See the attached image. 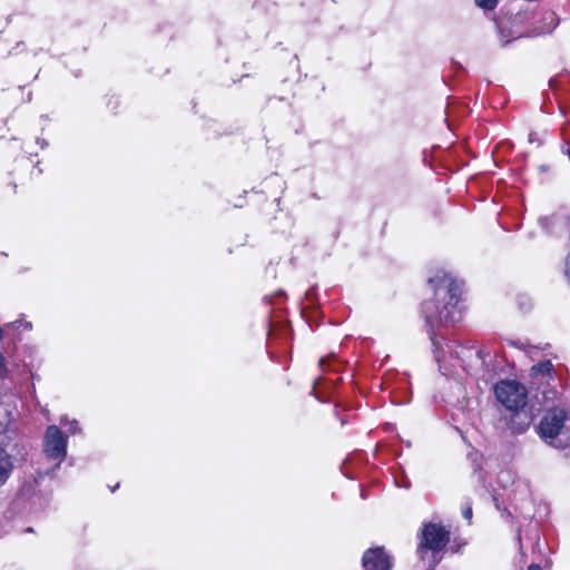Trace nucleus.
Wrapping results in <instances>:
<instances>
[{
    "instance_id": "f3484780",
    "label": "nucleus",
    "mask_w": 570,
    "mask_h": 570,
    "mask_svg": "<svg viewBox=\"0 0 570 570\" xmlns=\"http://www.w3.org/2000/svg\"><path fill=\"white\" fill-rule=\"evenodd\" d=\"M566 276L570 279V255L567 257L566 261Z\"/></svg>"
},
{
    "instance_id": "1a4fd4ad",
    "label": "nucleus",
    "mask_w": 570,
    "mask_h": 570,
    "mask_svg": "<svg viewBox=\"0 0 570 570\" xmlns=\"http://www.w3.org/2000/svg\"><path fill=\"white\" fill-rule=\"evenodd\" d=\"M12 470L13 462L11 456L3 449H0V487L7 482Z\"/></svg>"
},
{
    "instance_id": "6ab92c4d",
    "label": "nucleus",
    "mask_w": 570,
    "mask_h": 570,
    "mask_svg": "<svg viewBox=\"0 0 570 570\" xmlns=\"http://www.w3.org/2000/svg\"><path fill=\"white\" fill-rule=\"evenodd\" d=\"M324 364H325V360H321V362H320L321 367H324Z\"/></svg>"
},
{
    "instance_id": "a211bd4d",
    "label": "nucleus",
    "mask_w": 570,
    "mask_h": 570,
    "mask_svg": "<svg viewBox=\"0 0 570 570\" xmlns=\"http://www.w3.org/2000/svg\"><path fill=\"white\" fill-rule=\"evenodd\" d=\"M528 570H542V567L535 563L529 566Z\"/></svg>"
},
{
    "instance_id": "20e7f679",
    "label": "nucleus",
    "mask_w": 570,
    "mask_h": 570,
    "mask_svg": "<svg viewBox=\"0 0 570 570\" xmlns=\"http://www.w3.org/2000/svg\"><path fill=\"white\" fill-rule=\"evenodd\" d=\"M566 412L562 409L553 407L542 416L540 424L538 426V431L540 436L549 444L561 448V444L558 443V435L563 429L566 422Z\"/></svg>"
},
{
    "instance_id": "4468645a",
    "label": "nucleus",
    "mask_w": 570,
    "mask_h": 570,
    "mask_svg": "<svg viewBox=\"0 0 570 570\" xmlns=\"http://www.w3.org/2000/svg\"><path fill=\"white\" fill-rule=\"evenodd\" d=\"M8 370L6 365L4 357L0 354V381L4 380L7 376Z\"/></svg>"
},
{
    "instance_id": "2eb2a0df",
    "label": "nucleus",
    "mask_w": 570,
    "mask_h": 570,
    "mask_svg": "<svg viewBox=\"0 0 570 570\" xmlns=\"http://www.w3.org/2000/svg\"><path fill=\"white\" fill-rule=\"evenodd\" d=\"M430 337H431V341H432V344L434 346V352H435V358L438 362L441 361V357H440V354L438 352L439 350V343L435 341V333L434 331H430Z\"/></svg>"
},
{
    "instance_id": "f03ea898",
    "label": "nucleus",
    "mask_w": 570,
    "mask_h": 570,
    "mask_svg": "<svg viewBox=\"0 0 570 570\" xmlns=\"http://www.w3.org/2000/svg\"><path fill=\"white\" fill-rule=\"evenodd\" d=\"M449 541L450 532L444 527L435 523L424 524L416 553L421 560H424L428 551L435 554L443 550Z\"/></svg>"
},
{
    "instance_id": "9b49d317",
    "label": "nucleus",
    "mask_w": 570,
    "mask_h": 570,
    "mask_svg": "<svg viewBox=\"0 0 570 570\" xmlns=\"http://www.w3.org/2000/svg\"><path fill=\"white\" fill-rule=\"evenodd\" d=\"M60 423L63 425V426H68V430L71 434H76L77 432H79V428H78V421L77 420H71L69 421L67 417H62Z\"/></svg>"
},
{
    "instance_id": "6e6552de",
    "label": "nucleus",
    "mask_w": 570,
    "mask_h": 570,
    "mask_svg": "<svg viewBox=\"0 0 570 570\" xmlns=\"http://www.w3.org/2000/svg\"><path fill=\"white\" fill-rule=\"evenodd\" d=\"M512 415L509 419V428L512 433L521 434L525 432V430L530 425V417L527 413L518 411H512Z\"/></svg>"
},
{
    "instance_id": "423d86ee",
    "label": "nucleus",
    "mask_w": 570,
    "mask_h": 570,
    "mask_svg": "<svg viewBox=\"0 0 570 570\" xmlns=\"http://www.w3.org/2000/svg\"><path fill=\"white\" fill-rule=\"evenodd\" d=\"M525 10V12H530L532 14L533 28L530 31V36H541L544 33H550L558 24V18L553 11H537V7L533 3H530Z\"/></svg>"
},
{
    "instance_id": "ddd939ff",
    "label": "nucleus",
    "mask_w": 570,
    "mask_h": 570,
    "mask_svg": "<svg viewBox=\"0 0 570 570\" xmlns=\"http://www.w3.org/2000/svg\"><path fill=\"white\" fill-rule=\"evenodd\" d=\"M558 392L553 389H548L542 392V396L544 401H551L553 402L557 399Z\"/></svg>"
},
{
    "instance_id": "f8f14e48",
    "label": "nucleus",
    "mask_w": 570,
    "mask_h": 570,
    "mask_svg": "<svg viewBox=\"0 0 570 570\" xmlns=\"http://www.w3.org/2000/svg\"><path fill=\"white\" fill-rule=\"evenodd\" d=\"M478 7L484 10H493L498 3L497 0H475Z\"/></svg>"
},
{
    "instance_id": "f257e3e1",
    "label": "nucleus",
    "mask_w": 570,
    "mask_h": 570,
    "mask_svg": "<svg viewBox=\"0 0 570 570\" xmlns=\"http://www.w3.org/2000/svg\"><path fill=\"white\" fill-rule=\"evenodd\" d=\"M429 284L434 291L435 301L423 303V313L426 324L433 330L438 324H453L461 318L459 307L462 284L451 274L440 271L429 278Z\"/></svg>"
},
{
    "instance_id": "7ed1b4c3",
    "label": "nucleus",
    "mask_w": 570,
    "mask_h": 570,
    "mask_svg": "<svg viewBox=\"0 0 570 570\" xmlns=\"http://www.w3.org/2000/svg\"><path fill=\"white\" fill-rule=\"evenodd\" d=\"M494 392L497 400L509 411L522 410L527 404V389L517 381H501L497 383Z\"/></svg>"
},
{
    "instance_id": "39448f33",
    "label": "nucleus",
    "mask_w": 570,
    "mask_h": 570,
    "mask_svg": "<svg viewBox=\"0 0 570 570\" xmlns=\"http://www.w3.org/2000/svg\"><path fill=\"white\" fill-rule=\"evenodd\" d=\"M67 436L56 425H49L43 436V451L49 459L62 461L67 454Z\"/></svg>"
},
{
    "instance_id": "aec40b11",
    "label": "nucleus",
    "mask_w": 570,
    "mask_h": 570,
    "mask_svg": "<svg viewBox=\"0 0 570 570\" xmlns=\"http://www.w3.org/2000/svg\"><path fill=\"white\" fill-rule=\"evenodd\" d=\"M532 136H533V134L529 135L530 140H534V137H532Z\"/></svg>"
},
{
    "instance_id": "412c9836",
    "label": "nucleus",
    "mask_w": 570,
    "mask_h": 570,
    "mask_svg": "<svg viewBox=\"0 0 570 570\" xmlns=\"http://www.w3.org/2000/svg\"><path fill=\"white\" fill-rule=\"evenodd\" d=\"M532 136H533V134L529 135L530 140H534V137H532Z\"/></svg>"
},
{
    "instance_id": "dca6fc26",
    "label": "nucleus",
    "mask_w": 570,
    "mask_h": 570,
    "mask_svg": "<svg viewBox=\"0 0 570 570\" xmlns=\"http://www.w3.org/2000/svg\"><path fill=\"white\" fill-rule=\"evenodd\" d=\"M462 514L466 520L471 521L473 512L470 503L463 509Z\"/></svg>"
},
{
    "instance_id": "9d476101",
    "label": "nucleus",
    "mask_w": 570,
    "mask_h": 570,
    "mask_svg": "<svg viewBox=\"0 0 570 570\" xmlns=\"http://www.w3.org/2000/svg\"><path fill=\"white\" fill-rule=\"evenodd\" d=\"M552 371H553V365H552L551 361L546 360L543 362H539V363L534 364L530 370V374L533 377H538V376L551 377Z\"/></svg>"
},
{
    "instance_id": "0eeeda50",
    "label": "nucleus",
    "mask_w": 570,
    "mask_h": 570,
    "mask_svg": "<svg viewBox=\"0 0 570 570\" xmlns=\"http://www.w3.org/2000/svg\"><path fill=\"white\" fill-rule=\"evenodd\" d=\"M363 570H391L393 560L383 547L367 549L362 557Z\"/></svg>"
}]
</instances>
